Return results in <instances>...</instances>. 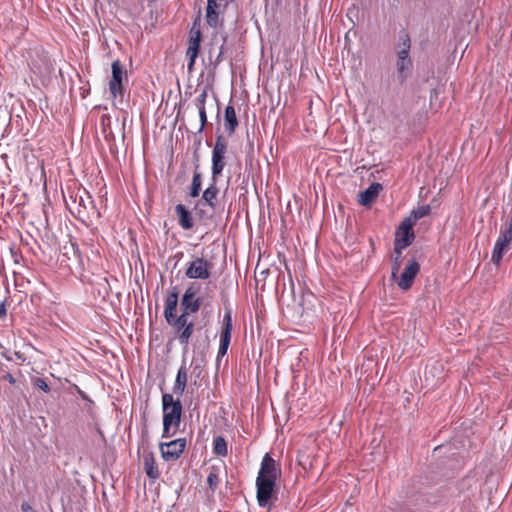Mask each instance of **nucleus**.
Wrapping results in <instances>:
<instances>
[{
    "mask_svg": "<svg viewBox=\"0 0 512 512\" xmlns=\"http://www.w3.org/2000/svg\"><path fill=\"white\" fill-rule=\"evenodd\" d=\"M281 469L276 461L266 453L261 461L260 470L256 479L257 501L260 507L269 505Z\"/></svg>",
    "mask_w": 512,
    "mask_h": 512,
    "instance_id": "nucleus-1",
    "label": "nucleus"
},
{
    "mask_svg": "<svg viewBox=\"0 0 512 512\" xmlns=\"http://www.w3.org/2000/svg\"><path fill=\"white\" fill-rule=\"evenodd\" d=\"M228 150V140L222 135L219 134L216 136L215 144L212 150V158H211V176L214 182H217V178L222 174L224 167L226 165L225 155Z\"/></svg>",
    "mask_w": 512,
    "mask_h": 512,
    "instance_id": "nucleus-2",
    "label": "nucleus"
},
{
    "mask_svg": "<svg viewBox=\"0 0 512 512\" xmlns=\"http://www.w3.org/2000/svg\"><path fill=\"white\" fill-rule=\"evenodd\" d=\"M163 421L174 424L178 429L181 423L182 404L179 399H174L172 394L164 393L162 395Z\"/></svg>",
    "mask_w": 512,
    "mask_h": 512,
    "instance_id": "nucleus-3",
    "label": "nucleus"
},
{
    "mask_svg": "<svg viewBox=\"0 0 512 512\" xmlns=\"http://www.w3.org/2000/svg\"><path fill=\"white\" fill-rule=\"evenodd\" d=\"M201 290L199 282H192L185 290L180 305L185 314H194L199 311L202 299L198 296Z\"/></svg>",
    "mask_w": 512,
    "mask_h": 512,
    "instance_id": "nucleus-4",
    "label": "nucleus"
},
{
    "mask_svg": "<svg viewBox=\"0 0 512 512\" xmlns=\"http://www.w3.org/2000/svg\"><path fill=\"white\" fill-rule=\"evenodd\" d=\"M186 445V438H177L169 442H161L159 444L161 457L166 462L177 461L185 451Z\"/></svg>",
    "mask_w": 512,
    "mask_h": 512,
    "instance_id": "nucleus-5",
    "label": "nucleus"
},
{
    "mask_svg": "<svg viewBox=\"0 0 512 512\" xmlns=\"http://www.w3.org/2000/svg\"><path fill=\"white\" fill-rule=\"evenodd\" d=\"M112 76L109 81V91L113 98H123L124 87L123 79H127L126 71L123 69L121 62L117 59L111 65Z\"/></svg>",
    "mask_w": 512,
    "mask_h": 512,
    "instance_id": "nucleus-6",
    "label": "nucleus"
},
{
    "mask_svg": "<svg viewBox=\"0 0 512 512\" xmlns=\"http://www.w3.org/2000/svg\"><path fill=\"white\" fill-rule=\"evenodd\" d=\"M213 264L203 257H197L188 263L185 275L189 279H208Z\"/></svg>",
    "mask_w": 512,
    "mask_h": 512,
    "instance_id": "nucleus-7",
    "label": "nucleus"
},
{
    "mask_svg": "<svg viewBox=\"0 0 512 512\" xmlns=\"http://www.w3.org/2000/svg\"><path fill=\"white\" fill-rule=\"evenodd\" d=\"M232 333V314L230 310H226L223 318V327L220 332L219 348L217 358H221L226 355Z\"/></svg>",
    "mask_w": 512,
    "mask_h": 512,
    "instance_id": "nucleus-8",
    "label": "nucleus"
},
{
    "mask_svg": "<svg viewBox=\"0 0 512 512\" xmlns=\"http://www.w3.org/2000/svg\"><path fill=\"white\" fill-rule=\"evenodd\" d=\"M71 199H73V202L77 204V207H75L74 209L76 210L78 218H82L89 207L95 210L98 217L100 216V213L96 210L91 195L85 189L78 190L77 192H75L74 195H71Z\"/></svg>",
    "mask_w": 512,
    "mask_h": 512,
    "instance_id": "nucleus-9",
    "label": "nucleus"
},
{
    "mask_svg": "<svg viewBox=\"0 0 512 512\" xmlns=\"http://www.w3.org/2000/svg\"><path fill=\"white\" fill-rule=\"evenodd\" d=\"M419 271V263L415 259L410 260L400 277L395 279L398 287L404 291L410 289Z\"/></svg>",
    "mask_w": 512,
    "mask_h": 512,
    "instance_id": "nucleus-10",
    "label": "nucleus"
},
{
    "mask_svg": "<svg viewBox=\"0 0 512 512\" xmlns=\"http://www.w3.org/2000/svg\"><path fill=\"white\" fill-rule=\"evenodd\" d=\"M413 225L410 219L404 218L396 231L394 244H400L402 247L411 245L415 238Z\"/></svg>",
    "mask_w": 512,
    "mask_h": 512,
    "instance_id": "nucleus-11",
    "label": "nucleus"
},
{
    "mask_svg": "<svg viewBox=\"0 0 512 512\" xmlns=\"http://www.w3.org/2000/svg\"><path fill=\"white\" fill-rule=\"evenodd\" d=\"M382 189V184L373 182L367 189L358 194V203L362 206H370Z\"/></svg>",
    "mask_w": 512,
    "mask_h": 512,
    "instance_id": "nucleus-12",
    "label": "nucleus"
},
{
    "mask_svg": "<svg viewBox=\"0 0 512 512\" xmlns=\"http://www.w3.org/2000/svg\"><path fill=\"white\" fill-rule=\"evenodd\" d=\"M218 193L219 190L216 186V182L212 180V183L203 191L202 197L198 201L207 205L210 210L214 211L218 203Z\"/></svg>",
    "mask_w": 512,
    "mask_h": 512,
    "instance_id": "nucleus-13",
    "label": "nucleus"
},
{
    "mask_svg": "<svg viewBox=\"0 0 512 512\" xmlns=\"http://www.w3.org/2000/svg\"><path fill=\"white\" fill-rule=\"evenodd\" d=\"M111 292V286L107 277H99L92 284V294L99 300L105 301Z\"/></svg>",
    "mask_w": 512,
    "mask_h": 512,
    "instance_id": "nucleus-14",
    "label": "nucleus"
},
{
    "mask_svg": "<svg viewBox=\"0 0 512 512\" xmlns=\"http://www.w3.org/2000/svg\"><path fill=\"white\" fill-rule=\"evenodd\" d=\"M178 290L177 287H173L168 293L165 301L164 317L167 323H171L173 314H175L176 307L178 304Z\"/></svg>",
    "mask_w": 512,
    "mask_h": 512,
    "instance_id": "nucleus-15",
    "label": "nucleus"
},
{
    "mask_svg": "<svg viewBox=\"0 0 512 512\" xmlns=\"http://www.w3.org/2000/svg\"><path fill=\"white\" fill-rule=\"evenodd\" d=\"M175 213L178 217V223L184 230H189L194 227V219L192 213L183 205L177 204L175 206Z\"/></svg>",
    "mask_w": 512,
    "mask_h": 512,
    "instance_id": "nucleus-16",
    "label": "nucleus"
},
{
    "mask_svg": "<svg viewBox=\"0 0 512 512\" xmlns=\"http://www.w3.org/2000/svg\"><path fill=\"white\" fill-rule=\"evenodd\" d=\"M239 122L236 116L235 108L232 105H227L224 112V127L225 131L228 135H232L236 128L238 127Z\"/></svg>",
    "mask_w": 512,
    "mask_h": 512,
    "instance_id": "nucleus-17",
    "label": "nucleus"
},
{
    "mask_svg": "<svg viewBox=\"0 0 512 512\" xmlns=\"http://www.w3.org/2000/svg\"><path fill=\"white\" fill-rule=\"evenodd\" d=\"M143 466L147 476L150 479L156 480L160 477V471L158 469L155 457L152 453H149L144 456Z\"/></svg>",
    "mask_w": 512,
    "mask_h": 512,
    "instance_id": "nucleus-18",
    "label": "nucleus"
},
{
    "mask_svg": "<svg viewBox=\"0 0 512 512\" xmlns=\"http://www.w3.org/2000/svg\"><path fill=\"white\" fill-rule=\"evenodd\" d=\"M187 386V368L183 364L177 371L176 379L173 385V393L176 395H182Z\"/></svg>",
    "mask_w": 512,
    "mask_h": 512,
    "instance_id": "nucleus-19",
    "label": "nucleus"
},
{
    "mask_svg": "<svg viewBox=\"0 0 512 512\" xmlns=\"http://www.w3.org/2000/svg\"><path fill=\"white\" fill-rule=\"evenodd\" d=\"M509 248L510 243L504 242L501 238L498 237L492 251L491 261L498 266L503 258V255L509 250Z\"/></svg>",
    "mask_w": 512,
    "mask_h": 512,
    "instance_id": "nucleus-20",
    "label": "nucleus"
},
{
    "mask_svg": "<svg viewBox=\"0 0 512 512\" xmlns=\"http://www.w3.org/2000/svg\"><path fill=\"white\" fill-rule=\"evenodd\" d=\"M406 247H402L400 244H394V251L391 256L392 267H391V278L396 279L401 266L402 251Z\"/></svg>",
    "mask_w": 512,
    "mask_h": 512,
    "instance_id": "nucleus-21",
    "label": "nucleus"
},
{
    "mask_svg": "<svg viewBox=\"0 0 512 512\" xmlns=\"http://www.w3.org/2000/svg\"><path fill=\"white\" fill-rule=\"evenodd\" d=\"M202 187V174L199 172L198 162L195 165V170L192 177V182L189 188V196L191 198H197L200 194Z\"/></svg>",
    "mask_w": 512,
    "mask_h": 512,
    "instance_id": "nucleus-22",
    "label": "nucleus"
},
{
    "mask_svg": "<svg viewBox=\"0 0 512 512\" xmlns=\"http://www.w3.org/2000/svg\"><path fill=\"white\" fill-rule=\"evenodd\" d=\"M412 62L411 59H397L396 67H397V76L400 83H403L410 75Z\"/></svg>",
    "mask_w": 512,
    "mask_h": 512,
    "instance_id": "nucleus-23",
    "label": "nucleus"
},
{
    "mask_svg": "<svg viewBox=\"0 0 512 512\" xmlns=\"http://www.w3.org/2000/svg\"><path fill=\"white\" fill-rule=\"evenodd\" d=\"M208 206L197 201L195 206H194V212H195V215L196 217L202 221V222H207V221H210L212 219V216H213V211H209L208 210Z\"/></svg>",
    "mask_w": 512,
    "mask_h": 512,
    "instance_id": "nucleus-24",
    "label": "nucleus"
},
{
    "mask_svg": "<svg viewBox=\"0 0 512 512\" xmlns=\"http://www.w3.org/2000/svg\"><path fill=\"white\" fill-rule=\"evenodd\" d=\"M201 42V33L199 30L196 32H191L189 38V45L186 51V54H192L193 56H198L199 48Z\"/></svg>",
    "mask_w": 512,
    "mask_h": 512,
    "instance_id": "nucleus-25",
    "label": "nucleus"
},
{
    "mask_svg": "<svg viewBox=\"0 0 512 512\" xmlns=\"http://www.w3.org/2000/svg\"><path fill=\"white\" fill-rule=\"evenodd\" d=\"M431 207L430 205H422L415 209H413L407 219H410L412 223H416L418 220H420L423 217H426L430 214Z\"/></svg>",
    "mask_w": 512,
    "mask_h": 512,
    "instance_id": "nucleus-26",
    "label": "nucleus"
},
{
    "mask_svg": "<svg viewBox=\"0 0 512 512\" xmlns=\"http://www.w3.org/2000/svg\"><path fill=\"white\" fill-rule=\"evenodd\" d=\"M213 453L225 457L228 454L227 442L224 437L217 436L213 441Z\"/></svg>",
    "mask_w": 512,
    "mask_h": 512,
    "instance_id": "nucleus-27",
    "label": "nucleus"
},
{
    "mask_svg": "<svg viewBox=\"0 0 512 512\" xmlns=\"http://www.w3.org/2000/svg\"><path fill=\"white\" fill-rule=\"evenodd\" d=\"M188 317L189 314H185L183 311L178 317H175V314H173V319L171 323L168 324L173 326L176 332H180L187 324L190 323L188 321Z\"/></svg>",
    "mask_w": 512,
    "mask_h": 512,
    "instance_id": "nucleus-28",
    "label": "nucleus"
},
{
    "mask_svg": "<svg viewBox=\"0 0 512 512\" xmlns=\"http://www.w3.org/2000/svg\"><path fill=\"white\" fill-rule=\"evenodd\" d=\"M194 330V324L193 322H190L187 324L179 333L178 335V341L181 345H188L189 340L192 336Z\"/></svg>",
    "mask_w": 512,
    "mask_h": 512,
    "instance_id": "nucleus-29",
    "label": "nucleus"
},
{
    "mask_svg": "<svg viewBox=\"0 0 512 512\" xmlns=\"http://www.w3.org/2000/svg\"><path fill=\"white\" fill-rule=\"evenodd\" d=\"M101 125L103 127V133H104V138L107 140V141H112L114 140V134L111 130L108 131V128H109V125H110V118L106 115H103L101 117Z\"/></svg>",
    "mask_w": 512,
    "mask_h": 512,
    "instance_id": "nucleus-30",
    "label": "nucleus"
},
{
    "mask_svg": "<svg viewBox=\"0 0 512 512\" xmlns=\"http://www.w3.org/2000/svg\"><path fill=\"white\" fill-rule=\"evenodd\" d=\"M206 21L209 26L216 28L219 24V13L217 10L206 11Z\"/></svg>",
    "mask_w": 512,
    "mask_h": 512,
    "instance_id": "nucleus-31",
    "label": "nucleus"
},
{
    "mask_svg": "<svg viewBox=\"0 0 512 512\" xmlns=\"http://www.w3.org/2000/svg\"><path fill=\"white\" fill-rule=\"evenodd\" d=\"M32 383L35 387L39 388L43 392H45V393L50 392V387L44 378L35 377L32 379Z\"/></svg>",
    "mask_w": 512,
    "mask_h": 512,
    "instance_id": "nucleus-32",
    "label": "nucleus"
},
{
    "mask_svg": "<svg viewBox=\"0 0 512 512\" xmlns=\"http://www.w3.org/2000/svg\"><path fill=\"white\" fill-rule=\"evenodd\" d=\"M207 483H208L209 488L212 491H215V489L217 488V486L219 484V477L215 471H210V473L208 474V477H207Z\"/></svg>",
    "mask_w": 512,
    "mask_h": 512,
    "instance_id": "nucleus-33",
    "label": "nucleus"
},
{
    "mask_svg": "<svg viewBox=\"0 0 512 512\" xmlns=\"http://www.w3.org/2000/svg\"><path fill=\"white\" fill-rule=\"evenodd\" d=\"M177 430L178 429L174 428V424H171V423L167 424L166 421H163V433H162L163 438H169V437L175 435Z\"/></svg>",
    "mask_w": 512,
    "mask_h": 512,
    "instance_id": "nucleus-34",
    "label": "nucleus"
},
{
    "mask_svg": "<svg viewBox=\"0 0 512 512\" xmlns=\"http://www.w3.org/2000/svg\"><path fill=\"white\" fill-rule=\"evenodd\" d=\"M227 41V35H223L222 36V44L220 46V50H219V53L218 55L216 56L215 58V61L213 63L214 67L216 68L222 61H223V54H224V45Z\"/></svg>",
    "mask_w": 512,
    "mask_h": 512,
    "instance_id": "nucleus-35",
    "label": "nucleus"
},
{
    "mask_svg": "<svg viewBox=\"0 0 512 512\" xmlns=\"http://www.w3.org/2000/svg\"><path fill=\"white\" fill-rule=\"evenodd\" d=\"M411 47V44H410V37L407 33H404L402 35H400L399 37V43H398V48L399 50L400 49H410Z\"/></svg>",
    "mask_w": 512,
    "mask_h": 512,
    "instance_id": "nucleus-36",
    "label": "nucleus"
},
{
    "mask_svg": "<svg viewBox=\"0 0 512 512\" xmlns=\"http://www.w3.org/2000/svg\"><path fill=\"white\" fill-rule=\"evenodd\" d=\"M206 98L207 92L206 90H203L201 94L195 99V106L197 107L198 111L205 109Z\"/></svg>",
    "mask_w": 512,
    "mask_h": 512,
    "instance_id": "nucleus-37",
    "label": "nucleus"
},
{
    "mask_svg": "<svg viewBox=\"0 0 512 512\" xmlns=\"http://www.w3.org/2000/svg\"><path fill=\"white\" fill-rule=\"evenodd\" d=\"M199 112V118H200V127L198 129V132L201 133L205 126H206V123H207V114H206V109H201L198 111Z\"/></svg>",
    "mask_w": 512,
    "mask_h": 512,
    "instance_id": "nucleus-38",
    "label": "nucleus"
},
{
    "mask_svg": "<svg viewBox=\"0 0 512 512\" xmlns=\"http://www.w3.org/2000/svg\"><path fill=\"white\" fill-rule=\"evenodd\" d=\"M409 51H410V49H405V48L398 50L397 59H403V60L410 59Z\"/></svg>",
    "mask_w": 512,
    "mask_h": 512,
    "instance_id": "nucleus-39",
    "label": "nucleus"
},
{
    "mask_svg": "<svg viewBox=\"0 0 512 512\" xmlns=\"http://www.w3.org/2000/svg\"><path fill=\"white\" fill-rule=\"evenodd\" d=\"M186 57L189 60L188 64H187V69L189 72H191L194 68V64H195V60H196L197 56H193L192 54H186Z\"/></svg>",
    "mask_w": 512,
    "mask_h": 512,
    "instance_id": "nucleus-40",
    "label": "nucleus"
},
{
    "mask_svg": "<svg viewBox=\"0 0 512 512\" xmlns=\"http://www.w3.org/2000/svg\"><path fill=\"white\" fill-rule=\"evenodd\" d=\"M2 379L8 381L11 385L16 384V379H15V377L10 372H6L2 376Z\"/></svg>",
    "mask_w": 512,
    "mask_h": 512,
    "instance_id": "nucleus-41",
    "label": "nucleus"
},
{
    "mask_svg": "<svg viewBox=\"0 0 512 512\" xmlns=\"http://www.w3.org/2000/svg\"><path fill=\"white\" fill-rule=\"evenodd\" d=\"M217 1L218 0H208L207 1L206 11H208V10H217V8H218Z\"/></svg>",
    "mask_w": 512,
    "mask_h": 512,
    "instance_id": "nucleus-42",
    "label": "nucleus"
},
{
    "mask_svg": "<svg viewBox=\"0 0 512 512\" xmlns=\"http://www.w3.org/2000/svg\"><path fill=\"white\" fill-rule=\"evenodd\" d=\"M10 252H11V255H12V258H13L14 262L18 263L20 255L17 252V250L14 247H10Z\"/></svg>",
    "mask_w": 512,
    "mask_h": 512,
    "instance_id": "nucleus-43",
    "label": "nucleus"
},
{
    "mask_svg": "<svg viewBox=\"0 0 512 512\" xmlns=\"http://www.w3.org/2000/svg\"><path fill=\"white\" fill-rule=\"evenodd\" d=\"M22 512H35L30 504L23 502L21 505Z\"/></svg>",
    "mask_w": 512,
    "mask_h": 512,
    "instance_id": "nucleus-44",
    "label": "nucleus"
},
{
    "mask_svg": "<svg viewBox=\"0 0 512 512\" xmlns=\"http://www.w3.org/2000/svg\"><path fill=\"white\" fill-rule=\"evenodd\" d=\"M6 314H7L6 306H5V303H4V302H2V303L0 304V318L5 317V316H6Z\"/></svg>",
    "mask_w": 512,
    "mask_h": 512,
    "instance_id": "nucleus-45",
    "label": "nucleus"
},
{
    "mask_svg": "<svg viewBox=\"0 0 512 512\" xmlns=\"http://www.w3.org/2000/svg\"><path fill=\"white\" fill-rule=\"evenodd\" d=\"M77 392L79 393V395L83 398V399H87V395L82 391L80 390L79 388H77Z\"/></svg>",
    "mask_w": 512,
    "mask_h": 512,
    "instance_id": "nucleus-46",
    "label": "nucleus"
},
{
    "mask_svg": "<svg viewBox=\"0 0 512 512\" xmlns=\"http://www.w3.org/2000/svg\"><path fill=\"white\" fill-rule=\"evenodd\" d=\"M72 248H73L75 254L79 253V248L78 247H75L74 245H72Z\"/></svg>",
    "mask_w": 512,
    "mask_h": 512,
    "instance_id": "nucleus-47",
    "label": "nucleus"
}]
</instances>
